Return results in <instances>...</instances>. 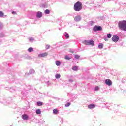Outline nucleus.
<instances>
[{
  "instance_id": "nucleus-1",
  "label": "nucleus",
  "mask_w": 126,
  "mask_h": 126,
  "mask_svg": "<svg viewBox=\"0 0 126 126\" xmlns=\"http://www.w3.org/2000/svg\"><path fill=\"white\" fill-rule=\"evenodd\" d=\"M118 27L123 31H126V21L123 20L119 21L118 23Z\"/></svg>"
},
{
  "instance_id": "nucleus-2",
  "label": "nucleus",
  "mask_w": 126,
  "mask_h": 126,
  "mask_svg": "<svg viewBox=\"0 0 126 126\" xmlns=\"http://www.w3.org/2000/svg\"><path fill=\"white\" fill-rule=\"evenodd\" d=\"M74 9L75 11H80L82 9V3L78 1L74 5Z\"/></svg>"
},
{
  "instance_id": "nucleus-3",
  "label": "nucleus",
  "mask_w": 126,
  "mask_h": 126,
  "mask_svg": "<svg viewBox=\"0 0 126 126\" xmlns=\"http://www.w3.org/2000/svg\"><path fill=\"white\" fill-rule=\"evenodd\" d=\"M83 43L85 45H91V46H94V41H93V40H85L83 41Z\"/></svg>"
},
{
  "instance_id": "nucleus-4",
  "label": "nucleus",
  "mask_w": 126,
  "mask_h": 126,
  "mask_svg": "<svg viewBox=\"0 0 126 126\" xmlns=\"http://www.w3.org/2000/svg\"><path fill=\"white\" fill-rule=\"evenodd\" d=\"M102 27L95 26L93 28L94 31H101L102 30Z\"/></svg>"
},
{
  "instance_id": "nucleus-5",
  "label": "nucleus",
  "mask_w": 126,
  "mask_h": 126,
  "mask_svg": "<svg viewBox=\"0 0 126 126\" xmlns=\"http://www.w3.org/2000/svg\"><path fill=\"white\" fill-rule=\"evenodd\" d=\"M112 83L113 82H112V80L109 79L105 80V84H106V85H108V86H111Z\"/></svg>"
},
{
  "instance_id": "nucleus-6",
  "label": "nucleus",
  "mask_w": 126,
  "mask_h": 126,
  "mask_svg": "<svg viewBox=\"0 0 126 126\" xmlns=\"http://www.w3.org/2000/svg\"><path fill=\"white\" fill-rule=\"evenodd\" d=\"M119 36L117 35H114L112 38V40L113 42H118L119 41Z\"/></svg>"
},
{
  "instance_id": "nucleus-7",
  "label": "nucleus",
  "mask_w": 126,
  "mask_h": 126,
  "mask_svg": "<svg viewBox=\"0 0 126 126\" xmlns=\"http://www.w3.org/2000/svg\"><path fill=\"white\" fill-rule=\"evenodd\" d=\"M48 56V53L45 52L44 53H42L38 55V58H43L45 57H47Z\"/></svg>"
},
{
  "instance_id": "nucleus-8",
  "label": "nucleus",
  "mask_w": 126,
  "mask_h": 126,
  "mask_svg": "<svg viewBox=\"0 0 126 126\" xmlns=\"http://www.w3.org/2000/svg\"><path fill=\"white\" fill-rule=\"evenodd\" d=\"M81 19V17H80V16H77L74 18V20H75V21H80Z\"/></svg>"
},
{
  "instance_id": "nucleus-9",
  "label": "nucleus",
  "mask_w": 126,
  "mask_h": 126,
  "mask_svg": "<svg viewBox=\"0 0 126 126\" xmlns=\"http://www.w3.org/2000/svg\"><path fill=\"white\" fill-rule=\"evenodd\" d=\"M95 104H90L88 106V109H93L94 108H95Z\"/></svg>"
},
{
  "instance_id": "nucleus-10",
  "label": "nucleus",
  "mask_w": 126,
  "mask_h": 126,
  "mask_svg": "<svg viewBox=\"0 0 126 126\" xmlns=\"http://www.w3.org/2000/svg\"><path fill=\"white\" fill-rule=\"evenodd\" d=\"M22 118L23 120H25V121L28 120V116L26 114H24L22 116Z\"/></svg>"
},
{
  "instance_id": "nucleus-11",
  "label": "nucleus",
  "mask_w": 126,
  "mask_h": 126,
  "mask_svg": "<svg viewBox=\"0 0 126 126\" xmlns=\"http://www.w3.org/2000/svg\"><path fill=\"white\" fill-rule=\"evenodd\" d=\"M53 113L55 115H57V114H59V110H58V109H54L53 110Z\"/></svg>"
},
{
  "instance_id": "nucleus-12",
  "label": "nucleus",
  "mask_w": 126,
  "mask_h": 126,
  "mask_svg": "<svg viewBox=\"0 0 126 126\" xmlns=\"http://www.w3.org/2000/svg\"><path fill=\"white\" fill-rule=\"evenodd\" d=\"M72 69L74 70V71H77L78 70V67H77V66H74L72 68Z\"/></svg>"
},
{
  "instance_id": "nucleus-13",
  "label": "nucleus",
  "mask_w": 126,
  "mask_h": 126,
  "mask_svg": "<svg viewBox=\"0 0 126 126\" xmlns=\"http://www.w3.org/2000/svg\"><path fill=\"white\" fill-rule=\"evenodd\" d=\"M37 17H39V18L42 17V12H38L37 14Z\"/></svg>"
},
{
  "instance_id": "nucleus-14",
  "label": "nucleus",
  "mask_w": 126,
  "mask_h": 126,
  "mask_svg": "<svg viewBox=\"0 0 126 126\" xmlns=\"http://www.w3.org/2000/svg\"><path fill=\"white\" fill-rule=\"evenodd\" d=\"M98 48L99 49H103V48H104V44L102 43H99L98 45Z\"/></svg>"
},
{
  "instance_id": "nucleus-15",
  "label": "nucleus",
  "mask_w": 126,
  "mask_h": 126,
  "mask_svg": "<svg viewBox=\"0 0 126 126\" xmlns=\"http://www.w3.org/2000/svg\"><path fill=\"white\" fill-rule=\"evenodd\" d=\"M55 63L57 66H60L61 65V62L59 61H56Z\"/></svg>"
},
{
  "instance_id": "nucleus-16",
  "label": "nucleus",
  "mask_w": 126,
  "mask_h": 126,
  "mask_svg": "<svg viewBox=\"0 0 126 126\" xmlns=\"http://www.w3.org/2000/svg\"><path fill=\"white\" fill-rule=\"evenodd\" d=\"M37 105L38 106H41L43 105V102H41V101H38L37 102Z\"/></svg>"
},
{
  "instance_id": "nucleus-17",
  "label": "nucleus",
  "mask_w": 126,
  "mask_h": 126,
  "mask_svg": "<svg viewBox=\"0 0 126 126\" xmlns=\"http://www.w3.org/2000/svg\"><path fill=\"white\" fill-rule=\"evenodd\" d=\"M28 52H30V53H31V52H33L34 51L33 48L32 47H30L28 49Z\"/></svg>"
},
{
  "instance_id": "nucleus-18",
  "label": "nucleus",
  "mask_w": 126,
  "mask_h": 126,
  "mask_svg": "<svg viewBox=\"0 0 126 126\" xmlns=\"http://www.w3.org/2000/svg\"><path fill=\"white\" fill-rule=\"evenodd\" d=\"M4 16V13L3 12L0 11V17H3Z\"/></svg>"
},
{
  "instance_id": "nucleus-19",
  "label": "nucleus",
  "mask_w": 126,
  "mask_h": 126,
  "mask_svg": "<svg viewBox=\"0 0 126 126\" xmlns=\"http://www.w3.org/2000/svg\"><path fill=\"white\" fill-rule=\"evenodd\" d=\"M55 78L57 79L61 78V75L60 74H56L55 75Z\"/></svg>"
},
{
  "instance_id": "nucleus-20",
  "label": "nucleus",
  "mask_w": 126,
  "mask_h": 126,
  "mask_svg": "<svg viewBox=\"0 0 126 126\" xmlns=\"http://www.w3.org/2000/svg\"><path fill=\"white\" fill-rule=\"evenodd\" d=\"M71 105V103H70V102H67L66 103V104L65 105V106L67 107H69V106Z\"/></svg>"
},
{
  "instance_id": "nucleus-21",
  "label": "nucleus",
  "mask_w": 126,
  "mask_h": 126,
  "mask_svg": "<svg viewBox=\"0 0 126 126\" xmlns=\"http://www.w3.org/2000/svg\"><path fill=\"white\" fill-rule=\"evenodd\" d=\"M45 13L46 14H50V11L49 10V9L45 10Z\"/></svg>"
},
{
  "instance_id": "nucleus-22",
  "label": "nucleus",
  "mask_w": 126,
  "mask_h": 126,
  "mask_svg": "<svg viewBox=\"0 0 126 126\" xmlns=\"http://www.w3.org/2000/svg\"><path fill=\"white\" fill-rule=\"evenodd\" d=\"M36 114H37V115H40V114H41V110H40V109H37V110H36Z\"/></svg>"
},
{
  "instance_id": "nucleus-23",
  "label": "nucleus",
  "mask_w": 126,
  "mask_h": 126,
  "mask_svg": "<svg viewBox=\"0 0 126 126\" xmlns=\"http://www.w3.org/2000/svg\"><path fill=\"white\" fill-rule=\"evenodd\" d=\"M65 37H66V39H68V38H69V35H68V34L66 33L65 35Z\"/></svg>"
},
{
  "instance_id": "nucleus-24",
  "label": "nucleus",
  "mask_w": 126,
  "mask_h": 126,
  "mask_svg": "<svg viewBox=\"0 0 126 126\" xmlns=\"http://www.w3.org/2000/svg\"><path fill=\"white\" fill-rule=\"evenodd\" d=\"M45 48L46 50H48V49H50V46L48 44H47L45 46Z\"/></svg>"
},
{
  "instance_id": "nucleus-25",
  "label": "nucleus",
  "mask_w": 126,
  "mask_h": 126,
  "mask_svg": "<svg viewBox=\"0 0 126 126\" xmlns=\"http://www.w3.org/2000/svg\"><path fill=\"white\" fill-rule=\"evenodd\" d=\"M65 60H70V58H69V57H68V56H65Z\"/></svg>"
},
{
  "instance_id": "nucleus-26",
  "label": "nucleus",
  "mask_w": 126,
  "mask_h": 126,
  "mask_svg": "<svg viewBox=\"0 0 126 126\" xmlns=\"http://www.w3.org/2000/svg\"><path fill=\"white\" fill-rule=\"evenodd\" d=\"M75 59H79L80 56H79V55H75Z\"/></svg>"
},
{
  "instance_id": "nucleus-27",
  "label": "nucleus",
  "mask_w": 126,
  "mask_h": 126,
  "mask_svg": "<svg viewBox=\"0 0 126 126\" xmlns=\"http://www.w3.org/2000/svg\"><path fill=\"white\" fill-rule=\"evenodd\" d=\"M107 36V38H111L112 37L111 34H108Z\"/></svg>"
},
{
  "instance_id": "nucleus-28",
  "label": "nucleus",
  "mask_w": 126,
  "mask_h": 126,
  "mask_svg": "<svg viewBox=\"0 0 126 126\" xmlns=\"http://www.w3.org/2000/svg\"><path fill=\"white\" fill-rule=\"evenodd\" d=\"M95 89L96 91L99 90V87H98V86L95 87Z\"/></svg>"
},
{
  "instance_id": "nucleus-29",
  "label": "nucleus",
  "mask_w": 126,
  "mask_h": 126,
  "mask_svg": "<svg viewBox=\"0 0 126 126\" xmlns=\"http://www.w3.org/2000/svg\"><path fill=\"white\" fill-rule=\"evenodd\" d=\"M32 72H34V70H30V73H32Z\"/></svg>"
},
{
  "instance_id": "nucleus-30",
  "label": "nucleus",
  "mask_w": 126,
  "mask_h": 126,
  "mask_svg": "<svg viewBox=\"0 0 126 126\" xmlns=\"http://www.w3.org/2000/svg\"><path fill=\"white\" fill-rule=\"evenodd\" d=\"M12 14H16V12L15 11H13Z\"/></svg>"
}]
</instances>
